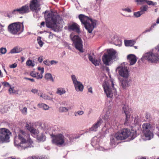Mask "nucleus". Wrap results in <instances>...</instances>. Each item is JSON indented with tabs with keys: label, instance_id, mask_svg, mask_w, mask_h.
<instances>
[{
	"label": "nucleus",
	"instance_id": "f257e3e1",
	"mask_svg": "<svg viewBox=\"0 0 159 159\" xmlns=\"http://www.w3.org/2000/svg\"><path fill=\"white\" fill-rule=\"evenodd\" d=\"M142 61L147 60L149 63H157L159 62V44L157 47L144 54L141 58Z\"/></svg>",
	"mask_w": 159,
	"mask_h": 159
},
{
	"label": "nucleus",
	"instance_id": "f03ea898",
	"mask_svg": "<svg viewBox=\"0 0 159 159\" xmlns=\"http://www.w3.org/2000/svg\"><path fill=\"white\" fill-rule=\"evenodd\" d=\"M79 18L82 24L84 25V27L88 32L91 33L94 28L96 27L97 21L83 14H80Z\"/></svg>",
	"mask_w": 159,
	"mask_h": 159
},
{
	"label": "nucleus",
	"instance_id": "7ed1b4c3",
	"mask_svg": "<svg viewBox=\"0 0 159 159\" xmlns=\"http://www.w3.org/2000/svg\"><path fill=\"white\" fill-rule=\"evenodd\" d=\"M137 136L136 131L132 130L125 128L118 131L115 135V137L117 140H124L128 137H130V140H133Z\"/></svg>",
	"mask_w": 159,
	"mask_h": 159
},
{
	"label": "nucleus",
	"instance_id": "20e7f679",
	"mask_svg": "<svg viewBox=\"0 0 159 159\" xmlns=\"http://www.w3.org/2000/svg\"><path fill=\"white\" fill-rule=\"evenodd\" d=\"M49 12V11L46 10L43 13V14H44L46 26L48 28H53L54 30L55 31L54 26L57 25L58 15H55L52 12L51 13Z\"/></svg>",
	"mask_w": 159,
	"mask_h": 159
},
{
	"label": "nucleus",
	"instance_id": "39448f33",
	"mask_svg": "<svg viewBox=\"0 0 159 159\" xmlns=\"http://www.w3.org/2000/svg\"><path fill=\"white\" fill-rule=\"evenodd\" d=\"M26 133L22 130H20L18 134V139L20 140V143H17L16 141L15 143L16 145L20 146L22 149H25L28 148L34 147L33 144V142L31 139L26 140Z\"/></svg>",
	"mask_w": 159,
	"mask_h": 159
},
{
	"label": "nucleus",
	"instance_id": "423d86ee",
	"mask_svg": "<svg viewBox=\"0 0 159 159\" xmlns=\"http://www.w3.org/2000/svg\"><path fill=\"white\" fill-rule=\"evenodd\" d=\"M142 130L143 135L148 140H150L153 137L151 125L149 123H144L142 125Z\"/></svg>",
	"mask_w": 159,
	"mask_h": 159
},
{
	"label": "nucleus",
	"instance_id": "0eeeda50",
	"mask_svg": "<svg viewBox=\"0 0 159 159\" xmlns=\"http://www.w3.org/2000/svg\"><path fill=\"white\" fill-rule=\"evenodd\" d=\"M11 132L6 128H0V143H6L10 141Z\"/></svg>",
	"mask_w": 159,
	"mask_h": 159
},
{
	"label": "nucleus",
	"instance_id": "6e6552de",
	"mask_svg": "<svg viewBox=\"0 0 159 159\" xmlns=\"http://www.w3.org/2000/svg\"><path fill=\"white\" fill-rule=\"evenodd\" d=\"M21 23L20 22H14L10 24L8 27V30L11 34L15 35L20 34L22 31H20Z\"/></svg>",
	"mask_w": 159,
	"mask_h": 159
},
{
	"label": "nucleus",
	"instance_id": "1a4fd4ad",
	"mask_svg": "<svg viewBox=\"0 0 159 159\" xmlns=\"http://www.w3.org/2000/svg\"><path fill=\"white\" fill-rule=\"evenodd\" d=\"M123 64L125 65L127 64L126 62H124L121 64V66L117 68V70H118L119 74L120 76L123 77V78L129 77V68L125 66H123Z\"/></svg>",
	"mask_w": 159,
	"mask_h": 159
},
{
	"label": "nucleus",
	"instance_id": "9d476101",
	"mask_svg": "<svg viewBox=\"0 0 159 159\" xmlns=\"http://www.w3.org/2000/svg\"><path fill=\"white\" fill-rule=\"evenodd\" d=\"M53 143L57 146L62 145L65 142V137L62 134L60 133L56 135H52Z\"/></svg>",
	"mask_w": 159,
	"mask_h": 159
},
{
	"label": "nucleus",
	"instance_id": "9b49d317",
	"mask_svg": "<svg viewBox=\"0 0 159 159\" xmlns=\"http://www.w3.org/2000/svg\"><path fill=\"white\" fill-rule=\"evenodd\" d=\"M71 40L75 48L80 52H83V42L81 39L78 35H75L71 38Z\"/></svg>",
	"mask_w": 159,
	"mask_h": 159
},
{
	"label": "nucleus",
	"instance_id": "f8f14e48",
	"mask_svg": "<svg viewBox=\"0 0 159 159\" xmlns=\"http://www.w3.org/2000/svg\"><path fill=\"white\" fill-rule=\"evenodd\" d=\"M119 80L120 85L124 89H126L131 85L132 79L131 77L119 78Z\"/></svg>",
	"mask_w": 159,
	"mask_h": 159
},
{
	"label": "nucleus",
	"instance_id": "ddd939ff",
	"mask_svg": "<svg viewBox=\"0 0 159 159\" xmlns=\"http://www.w3.org/2000/svg\"><path fill=\"white\" fill-rule=\"evenodd\" d=\"M39 1V0H32L29 6V9L33 11H35L36 13H38L41 9V8L39 7L40 6Z\"/></svg>",
	"mask_w": 159,
	"mask_h": 159
},
{
	"label": "nucleus",
	"instance_id": "4468645a",
	"mask_svg": "<svg viewBox=\"0 0 159 159\" xmlns=\"http://www.w3.org/2000/svg\"><path fill=\"white\" fill-rule=\"evenodd\" d=\"M110 43L120 47L122 45V41L117 35L112 34L110 36Z\"/></svg>",
	"mask_w": 159,
	"mask_h": 159
},
{
	"label": "nucleus",
	"instance_id": "2eb2a0df",
	"mask_svg": "<svg viewBox=\"0 0 159 159\" xmlns=\"http://www.w3.org/2000/svg\"><path fill=\"white\" fill-rule=\"evenodd\" d=\"M110 82L111 83V86L110 87V98L113 97V96H115L117 95V92L116 87V85L115 82L114 80L111 79L110 75Z\"/></svg>",
	"mask_w": 159,
	"mask_h": 159
},
{
	"label": "nucleus",
	"instance_id": "dca6fc26",
	"mask_svg": "<svg viewBox=\"0 0 159 159\" xmlns=\"http://www.w3.org/2000/svg\"><path fill=\"white\" fill-rule=\"evenodd\" d=\"M122 112H124L126 116L124 125H127V122L130 118V110L129 109V107L127 105H125L122 107Z\"/></svg>",
	"mask_w": 159,
	"mask_h": 159
},
{
	"label": "nucleus",
	"instance_id": "f3484780",
	"mask_svg": "<svg viewBox=\"0 0 159 159\" xmlns=\"http://www.w3.org/2000/svg\"><path fill=\"white\" fill-rule=\"evenodd\" d=\"M118 59L117 54L116 50L110 48V65Z\"/></svg>",
	"mask_w": 159,
	"mask_h": 159
},
{
	"label": "nucleus",
	"instance_id": "a211bd4d",
	"mask_svg": "<svg viewBox=\"0 0 159 159\" xmlns=\"http://www.w3.org/2000/svg\"><path fill=\"white\" fill-rule=\"evenodd\" d=\"M16 9L18 13L21 14L28 13L30 11L29 5L27 4Z\"/></svg>",
	"mask_w": 159,
	"mask_h": 159
},
{
	"label": "nucleus",
	"instance_id": "6ab92c4d",
	"mask_svg": "<svg viewBox=\"0 0 159 159\" xmlns=\"http://www.w3.org/2000/svg\"><path fill=\"white\" fill-rule=\"evenodd\" d=\"M104 92L107 98H109V80H104L102 84Z\"/></svg>",
	"mask_w": 159,
	"mask_h": 159
},
{
	"label": "nucleus",
	"instance_id": "aec40b11",
	"mask_svg": "<svg viewBox=\"0 0 159 159\" xmlns=\"http://www.w3.org/2000/svg\"><path fill=\"white\" fill-rule=\"evenodd\" d=\"M107 54L104 53L102 58V61L103 64L106 66L109 65V49L107 50Z\"/></svg>",
	"mask_w": 159,
	"mask_h": 159
},
{
	"label": "nucleus",
	"instance_id": "412c9836",
	"mask_svg": "<svg viewBox=\"0 0 159 159\" xmlns=\"http://www.w3.org/2000/svg\"><path fill=\"white\" fill-rule=\"evenodd\" d=\"M68 29L69 31H75L78 34L80 32L79 25L75 23L69 25Z\"/></svg>",
	"mask_w": 159,
	"mask_h": 159
},
{
	"label": "nucleus",
	"instance_id": "4be33fe9",
	"mask_svg": "<svg viewBox=\"0 0 159 159\" xmlns=\"http://www.w3.org/2000/svg\"><path fill=\"white\" fill-rule=\"evenodd\" d=\"M127 59L129 62V65H134L137 61L136 56L133 54H130L128 55L127 56Z\"/></svg>",
	"mask_w": 159,
	"mask_h": 159
},
{
	"label": "nucleus",
	"instance_id": "5701e85b",
	"mask_svg": "<svg viewBox=\"0 0 159 159\" xmlns=\"http://www.w3.org/2000/svg\"><path fill=\"white\" fill-rule=\"evenodd\" d=\"M102 122L103 121L101 119H100L89 129L90 130L94 131H97L98 128L100 126Z\"/></svg>",
	"mask_w": 159,
	"mask_h": 159
},
{
	"label": "nucleus",
	"instance_id": "b1692460",
	"mask_svg": "<svg viewBox=\"0 0 159 159\" xmlns=\"http://www.w3.org/2000/svg\"><path fill=\"white\" fill-rule=\"evenodd\" d=\"M75 89L77 91L82 92L83 91L84 89V86L82 83L80 81H78L75 84H74Z\"/></svg>",
	"mask_w": 159,
	"mask_h": 159
},
{
	"label": "nucleus",
	"instance_id": "393cba45",
	"mask_svg": "<svg viewBox=\"0 0 159 159\" xmlns=\"http://www.w3.org/2000/svg\"><path fill=\"white\" fill-rule=\"evenodd\" d=\"M126 47H132L135 43L136 41L134 40H125L124 41Z\"/></svg>",
	"mask_w": 159,
	"mask_h": 159
},
{
	"label": "nucleus",
	"instance_id": "a878e982",
	"mask_svg": "<svg viewBox=\"0 0 159 159\" xmlns=\"http://www.w3.org/2000/svg\"><path fill=\"white\" fill-rule=\"evenodd\" d=\"M37 139L39 142H44L46 139L45 135L43 133L39 134L37 136Z\"/></svg>",
	"mask_w": 159,
	"mask_h": 159
},
{
	"label": "nucleus",
	"instance_id": "bb28decb",
	"mask_svg": "<svg viewBox=\"0 0 159 159\" xmlns=\"http://www.w3.org/2000/svg\"><path fill=\"white\" fill-rule=\"evenodd\" d=\"M102 118L106 123H107L108 124H109V110H108L105 115L102 117Z\"/></svg>",
	"mask_w": 159,
	"mask_h": 159
},
{
	"label": "nucleus",
	"instance_id": "cd10ccee",
	"mask_svg": "<svg viewBox=\"0 0 159 159\" xmlns=\"http://www.w3.org/2000/svg\"><path fill=\"white\" fill-rule=\"evenodd\" d=\"M22 51V49L20 48L15 47L11 50L10 53H18Z\"/></svg>",
	"mask_w": 159,
	"mask_h": 159
},
{
	"label": "nucleus",
	"instance_id": "c85d7f7f",
	"mask_svg": "<svg viewBox=\"0 0 159 159\" xmlns=\"http://www.w3.org/2000/svg\"><path fill=\"white\" fill-rule=\"evenodd\" d=\"M44 78L46 79L49 80L52 82L54 81V80L51 73H47L46 74L44 75Z\"/></svg>",
	"mask_w": 159,
	"mask_h": 159
},
{
	"label": "nucleus",
	"instance_id": "c756f323",
	"mask_svg": "<svg viewBox=\"0 0 159 159\" xmlns=\"http://www.w3.org/2000/svg\"><path fill=\"white\" fill-rule=\"evenodd\" d=\"M31 133L33 135L36 136H37L39 134V131L38 129H36L34 128H32L30 130Z\"/></svg>",
	"mask_w": 159,
	"mask_h": 159
},
{
	"label": "nucleus",
	"instance_id": "7c9ffc66",
	"mask_svg": "<svg viewBox=\"0 0 159 159\" xmlns=\"http://www.w3.org/2000/svg\"><path fill=\"white\" fill-rule=\"evenodd\" d=\"M148 8V6L147 5H143L141 7L140 10V12H141L142 14L145 13V11L147 10Z\"/></svg>",
	"mask_w": 159,
	"mask_h": 159
},
{
	"label": "nucleus",
	"instance_id": "2f4dec72",
	"mask_svg": "<svg viewBox=\"0 0 159 159\" xmlns=\"http://www.w3.org/2000/svg\"><path fill=\"white\" fill-rule=\"evenodd\" d=\"M66 92V91L63 89L60 88L57 89L56 93L60 95H61L62 94L65 93Z\"/></svg>",
	"mask_w": 159,
	"mask_h": 159
},
{
	"label": "nucleus",
	"instance_id": "473e14b6",
	"mask_svg": "<svg viewBox=\"0 0 159 159\" xmlns=\"http://www.w3.org/2000/svg\"><path fill=\"white\" fill-rule=\"evenodd\" d=\"M145 1V2L149 5L155 6L157 5V2H154L148 0H146Z\"/></svg>",
	"mask_w": 159,
	"mask_h": 159
},
{
	"label": "nucleus",
	"instance_id": "72a5a7b5",
	"mask_svg": "<svg viewBox=\"0 0 159 159\" xmlns=\"http://www.w3.org/2000/svg\"><path fill=\"white\" fill-rule=\"evenodd\" d=\"M37 41L39 46L40 47H42L44 43L41 40V37L40 36L38 37L37 39Z\"/></svg>",
	"mask_w": 159,
	"mask_h": 159
},
{
	"label": "nucleus",
	"instance_id": "f704fd0d",
	"mask_svg": "<svg viewBox=\"0 0 159 159\" xmlns=\"http://www.w3.org/2000/svg\"><path fill=\"white\" fill-rule=\"evenodd\" d=\"M101 61L100 59H99V60H98L97 59L95 60L94 59L93 61L91 62L93 64H94L95 66H98L99 65V64L100 63V62Z\"/></svg>",
	"mask_w": 159,
	"mask_h": 159
},
{
	"label": "nucleus",
	"instance_id": "c9c22d12",
	"mask_svg": "<svg viewBox=\"0 0 159 159\" xmlns=\"http://www.w3.org/2000/svg\"><path fill=\"white\" fill-rule=\"evenodd\" d=\"M59 110V111L61 112H66L68 111V109L66 107H60Z\"/></svg>",
	"mask_w": 159,
	"mask_h": 159
},
{
	"label": "nucleus",
	"instance_id": "e433bc0d",
	"mask_svg": "<svg viewBox=\"0 0 159 159\" xmlns=\"http://www.w3.org/2000/svg\"><path fill=\"white\" fill-rule=\"evenodd\" d=\"M26 64L28 66L32 67H34L35 65L33 63L32 60H28L26 62Z\"/></svg>",
	"mask_w": 159,
	"mask_h": 159
},
{
	"label": "nucleus",
	"instance_id": "4c0bfd02",
	"mask_svg": "<svg viewBox=\"0 0 159 159\" xmlns=\"http://www.w3.org/2000/svg\"><path fill=\"white\" fill-rule=\"evenodd\" d=\"M71 78L72 80L73 81V84L79 81L77 80V78L74 75H71Z\"/></svg>",
	"mask_w": 159,
	"mask_h": 159
},
{
	"label": "nucleus",
	"instance_id": "58836bf2",
	"mask_svg": "<svg viewBox=\"0 0 159 159\" xmlns=\"http://www.w3.org/2000/svg\"><path fill=\"white\" fill-rule=\"evenodd\" d=\"M142 15V14L140 12V11L134 12V16L136 17H139Z\"/></svg>",
	"mask_w": 159,
	"mask_h": 159
},
{
	"label": "nucleus",
	"instance_id": "ea45409f",
	"mask_svg": "<svg viewBox=\"0 0 159 159\" xmlns=\"http://www.w3.org/2000/svg\"><path fill=\"white\" fill-rule=\"evenodd\" d=\"M7 52V49L6 48H0V52L1 54H5Z\"/></svg>",
	"mask_w": 159,
	"mask_h": 159
},
{
	"label": "nucleus",
	"instance_id": "a19ab883",
	"mask_svg": "<svg viewBox=\"0 0 159 159\" xmlns=\"http://www.w3.org/2000/svg\"><path fill=\"white\" fill-rule=\"evenodd\" d=\"M111 143H110V145H111L112 148H114L116 147V143L115 142L114 139H112L111 141Z\"/></svg>",
	"mask_w": 159,
	"mask_h": 159
},
{
	"label": "nucleus",
	"instance_id": "79ce46f5",
	"mask_svg": "<svg viewBox=\"0 0 159 159\" xmlns=\"http://www.w3.org/2000/svg\"><path fill=\"white\" fill-rule=\"evenodd\" d=\"M9 91L10 93H15L16 92V90L14 89L13 88H12L10 86L9 89Z\"/></svg>",
	"mask_w": 159,
	"mask_h": 159
},
{
	"label": "nucleus",
	"instance_id": "37998d69",
	"mask_svg": "<svg viewBox=\"0 0 159 159\" xmlns=\"http://www.w3.org/2000/svg\"><path fill=\"white\" fill-rule=\"evenodd\" d=\"M80 137V136L79 135V136H75V137H70L69 138V139L70 141H73V140L74 139H78Z\"/></svg>",
	"mask_w": 159,
	"mask_h": 159
},
{
	"label": "nucleus",
	"instance_id": "c03bdc74",
	"mask_svg": "<svg viewBox=\"0 0 159 159\" xmlns=\"http://www.w3.org/2000/svg\"><path fill=\"white\" fill-rule=\"evenodd\" d=\"M41 106H42L43 109L45 110H48L49 108V107L44 104H41Z\"/></svg>",
	"mask_w": 159,
	"mask_h": 159
},
{
	"label": "nucleus",
	"instance_id": "a18cd8bd",
	"mask_svg": "<svg viewBox=\"0 0 159 159\" xmlns=\"http://www.w3.org/2000/svg\"><path fill=\"white\" fill-rule=\"evenodd\" d=\"M21 112L22 113L26 114L27 113V108L26 107H24L21 110Z\"/></svg>",
	"mask_w": 159,
	"mask_h": 159
},
{
	"label": "nucleus",
	"instance_id": "49530a36",
	"mask_svg": "<svg viewBox=\"0 0 159 159\" xmlns=\"http://www.w3.org/2000/svg\"><path fill=\"white\" fill-rule=\"evenodd\" d=\"M43 63L45 65H46V66H50V61H48L47 60H44V61H43Z\"/></svg>",
	"mask_w": 159,
	"mask_h": 159
},
{
	"label": "nucleus",
	"instance_id": "de8ad7c7",
	"mask_svg": "<svg viewBox=\"0 0 159 159\" xmlns=\"http://www.w3.org/2000/svg\"><path fill=\"white\" fill-rule=\"evenodd\" d=\"M2 84L4 85L5 87H8L10 86V87L11 86L7 82H3L2 83Z\"/></svg>",
	"mask_w": 159,
	"mask_h": 159
},
{
	"label": "nucleus",
	"instance_id": "09e8293b",
	"mask_svg": "<svg viewBox=\"0 0 159 159\" xmlns=\"http://www.w3.org/2000/svg\"><path fill=\"white\" fill-rule=\"evenodd\" d=\"M58 62L55 60H52L50 61V64L51 65H55Z\"/></svg>",
	"mask_w": 159,
	"mask_h": 159
},
{
	"label": "nucleus",
	"instance_id": "8fccbe9b",
	"mask_svg": "<svg viewBox=\"0 0 159 159\" xmlns=\"http://www.w3.org/2000/svg\"><path fill=\"white\" fill-rule=\"evenodd\" d=\"M17 139L16 138H14V144H15V146H17V147H20V145H18L17 144V145H16L15 144V140H16V143H20V142H19L17 140Z\"/></svg>",
	"mask_w": 159,
	"mask_h": 159
},
{
	"label": "nucleus",
	"instance_id": "3c124183",
	"mask_svg": "<svg viewBox=\"0 0 159 159\" xmlns=\"http://www.w3.org/2000/svg\"><path fill=\"white\" fill-rule=\"evenodd\" d=\"M17 66V64L15 63L11 65H10L9 67L10 68H16Z\"/></svg>",
	"mask_w": 159,
	"mask_h": 159
},
{
	"label": "nucleus",
	"instance_id": "603ef678",
	"mask_svg": "<svg viewBox=\"0 0 159 159\" xmlns=\"http://www.w3.org/2000/svg\"><path fill=\"white\" fill-rule=\"evenodd\" d=\"M88 58L89 60L92 62L93 60H94L93 57L91 55V54H90L89 55Z\"/></svg>",
	"mask_w": 159,
	"mask_h": 159
},
{
	"label": "nucleus",
	"instance_id": "864d4df0",
	"mask_svg": "<svg viewBox=\"0 0 159 159\" xmlns=\"http://www.w3.org/2000/svg\"><path fill=\"white\" fill-rule=\"evenodd\" d=\"M30 75L31 76L33 77L36 78V73H34L33 71H31L30 74Z\"/></svg>",
	"mask_w": 159,
	"mask_h": 159
},
{
	"label": "nucleus",
	"instance_id": "5fc2aeb1",
	"mask_svg": "<svg viewBox=\"0 0 159 159\" xmlns=\"http://www.w3.org/2000/svg\"><path fill=\"white\" fill-rule=\"evenodd\" d=\"M24 79L27 80L31 81L32 82H34V79H31L28 78L26 77H24Z\"/></svg>",
	"mask_w": 159,
	"mask_h": 159
},
{
	"label": "nucleus",
	"instance_id": "6e6d98bb",
	"mask_svg": "<svg viewBox=\"0 0 159 159\" xmlns=\"http://www.w3.org/2000/svg\"><path fill=\"white\" fill-rule=\"evenodd\" d=\"M123 10L128 12H130L131 11V9L128 8L123 9Z\"/></svg>",
	"mask_w": 159,
	"mask_h": 159
},
{
	"label": "nucleus",
	"instance_id": "4d7b16f0",
	"mask_svg": "<svg viewBox=\"0 0 159 159\" xmlns=\"http://www.w3.org/2000/svg\"><path fill=\"white\" fill-rule=\"evenodd\" d=\"M145 0H136L135 2H138V4H140V3H142L143 2H145Z\"/></svg>",
	"mask_w": 159,
	"mask_h": 159
},
{
	"label": "nucleus",
	"instance_id": "13d9d810",
	"mask_svg": "<svg viewBox=\"0 0 159 159\" xmlns=\"http://www.w3.org/2000/svg\"><path fill=\"white\" fill-rule=\"evenodd\" d=\"M151 31V30H150L149 28L148 29H147L145 30L143 32L142 34H144L145 33H147V32H150Z\"/></svg>",
	"mask_w": 159,
	"mask_h": 159
},
{
	"label": "nucleus",
	"instance_id": "bf43d9fd",
	"mask_svg": "<svg viewBox=\"0 0 159 159\" xmlns=\"http://www.w3.org/2000/svg\"><path fill=\"white\" fill-rule=\"evenodd\" d=\"M25 127L27 129L29 130L30 131L31 129L32 128L30 127L29 125L27 123L26 124Z\"/></svg>",
	"mask_w": 159,
	"mask_h": 159
},
{
	"label": "nucleus",
	"instance_id": "052dcab7",
	"mask_svg": "<svg viewBox=\"0 0 159 159\" xmlns=\"http://www.w3.org/2000/svg\"><path fill=\"white\" fill-rule=\"evenodd\" d=\"M77 112L79 115H81L84 113V111H79Z\"/></svg>",
	"mask_w": 159,
	"mask_h": 159
},
{
	"label": "nucleus",
	"instance_id": "680f3d73",
	"mask_svg": "<svg viewBox=\"0 0 159 159\" xmlns=\"http://www.w3.org/2000/svg\"><path fill=\"white\" fill-rule=\"evenodd\" d=\"M31 91L34 93H37L38 90L36 89H33L31 90Z\"/></svg>",
	"mask_w": 159,
	"mask_h": 159
},
{
	"label": "nucleus",
	"instance_id": "e2e57ef3",
	"mask_svg": "<svg viewBox=\"0 0 159 159\" xmlns=\"http://www.w3.org/2000/svg\"><path fill=\"white\" fill-rule=\"evenodd\" d=\"M156 25V23H154L149 28L150 30L151 31L154 28V27Z\"/></svg>",
	"mask_w": 159,
	"mask_h": 159
},
{
	"label": "nucleus",
	"instance_id": "0e129e2a",
	"mask_svg": "<svg viewBox=\"0 0 159 159\" xmlns=\"http://www.w3.org/2000/svg\"><path fill=\"white\" fill-rule=\"evenodd\" d=\"M43 77V76L42 75H38L37 76H36V78L38 79H42Z\"/></svg>",
	"mask_w": 159,
	"mask_h": 159
},
{
	"label": "nucleus",
	"instance_id": "69168bd1",
	"mask_svg": "<svg viewBox=\"0 0 159 159\" xmlns=\"http://www.w3.org/2000/svg\"><path fill=\"white\" fill-rule=\"evenodd\" d=\"M12 13L13 14H15V15L18 14V13L16 11V9H15L12 11Z\"/></svg>",
	"mask_w": 159,
	"mask_h": 159
},
{
	"label": "nucleus",
	"instance_id": "338daca9",
	"mask_svg": "<svg viewBox=\"0 0 159 159\" xmlns=\"http://www.w3.org/2000/svg\"><path fill=\"white\" fill-rule=\"evenodd\" d=\"M38 60L39 63H41L43 60L42 58H40V57H39L38 58Z\"/></svg>",
	"mask_w": 159,
	"mask_h": 159
},
{
	"label": "nucleus",
	"instance_id": "774afa93",
	"mask_svg": "<svg viewBox=\"0 0 159 159\" xmlns=\"http://www.w3.org/2000/svg\"><path fill=\"white\" fill-rule=\"evenodd\" d=\"M88 91L89 92L92 93H93V91H92V89L91 87H90L88 89Z\"/></svg>",
	"mask_w": 159,
	"mask_h": 159
}]
</instances>
